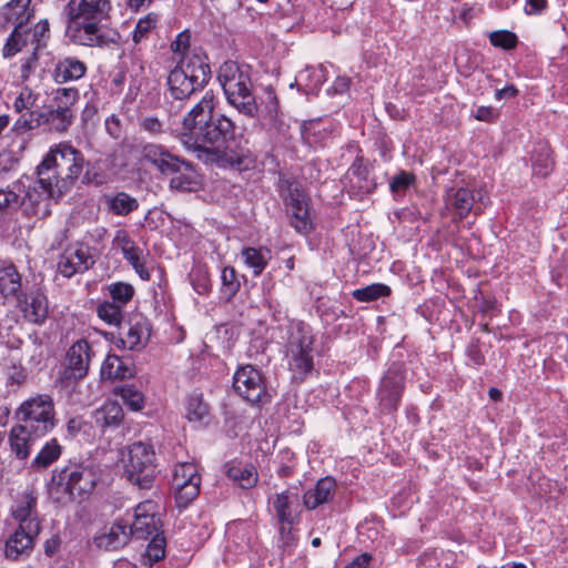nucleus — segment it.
Instances as JSON below:
<instances>
[{
    "label": "nucleus",
    "instance_id": "bf43d9fd",
    "mask_svg": "<svg viewBox=\"0 0 568 568\" xmlns=\"http://www.w3.org/2000/svg\"><path fill=\"white\" fill-rule=\"evenodd\" d=\"M139 128L152 138L165 133L163 122L156 116H144L139 121Z\"/></svg>",
    "mask_w": 568,
    "mask_h": 568
},
{
    "label": "nucleus",
    "instance_id": "1a4fd4ad",
    "mask_svg": "<svg viewBox=\"0 0 568 568\" xmlns=\"http://www.w3.org/2000/svg\"><path fill=\"white\" fill-rule=\"evenodd\" d=\"M124 476L140 489L152 487L155 475V453L151 445L142 442L133 443L128 447L123 458Z\"/></svg>",
    "mask_w": 568,
    "mask_h": 568
},
{
    "label": "nucleus",
    "instance_id": "f257e3e1",
    "mask_svg": "<svg viewBox=\"0 0 568 568\" xmlns=\"http://www.w3.org/2000/svg\"><path fill=\"white\" fill-rule=\"evenodd\" d=\"M215 95L207 91L183 116L179 140L182 145L205 163L226 159L239 166L247 155L237 141L235 123L222 113H214Z\"/></svg>",
    "mask_w": 568,
    "mask_h": 568
},
{
    "label": "nucleus",
    "instance_id": "4be33fe9",
    "mask_svg": "<svg viewBox=\"0 0 568 568\" xmlns=\"http://www.w3.org/2000/svg\"><path fill=\"white\" fill-rule=\"evenodd\" d=\"M345 187L357 197L372 193L376 189V183L369 178L366 165L361 160H356L347 170L344 179Z\"/></svg>",
    "mask_w": 568,
    "mask_h": 568
},
{
    "label": "nucleus",
    "instance_id": "9d476101",
    "mask_svg": "<svg viewBox=\"0 0 568 568\" xmlns=\"http://www.w3.org/2000/svg\"><path fill=\"white\" fill-rule=\"evenodd\" d=\"M29 179H23V193L20 197V207L28 217L45 219L51 214L52 200H58L64 193H58V187L52 183H41V176L27 184Z\"/></svg>",
    "mask_w": 568,
    "mask_h": 568
},
{
    "label": "nucleus",
    "instance_id": "c756f323",
    "mask_svg": "<svg viewBox=\"0 0 568 568\" xmlns=\"http://www.w3.org/2000/svg\"><path fill=\"white\" fill-rule=\"evenodd\" d=\"M141 159L150 162L162 174L172 171L178 162V155L169 152L163 145L146 143L141 148Z\"/></svg>",
    "mask_w": 568,
    "mask_h": 568
},
{
    "label": "nucleus",
    "instance_id": "c03bdc74",
    "mask_svg": "<svg viewBox=\"0 0 568 568\" xmlns=\"http://www.w3.org/2000/svg\"><path fill=\"white\" fill-rule=\"evenodd\" d=\"M113 394L120 396L124 404L133 412H139L144 407V395L134 385H118L114 387Z\"/></svg>",
    "mask_w": 568,
    "mask_h": 568
},
{
    "label": "nucleus",
    "instance_id": "dca6fc26",
    "mask_svg": "<svg viewBox=\"0 0 568 568\" xmlns=\"http://www.w3.org/2000/svg\"><path fill=\"white\" fill-rule=\"evenodd\" d=\"M233 388L248 403L261 402L266 396V386L258 369L252 365L241 366L233 376Z\"/></svg>",
    "mask_w": 568,
    "mask_h": 568
},
{
    "label": "nucleus",
    "instance_id": "a18cd8bd",
    "mask_svg": "<svg viewBox=\"0 0 568 568\" xmlns=\"http://www.w3.org/2000/svg\"><path fill=\"white\" fill-rule=\"evenodd\" d=\"M39 98L40 94L38 92L24 85L13 101V109L17 113H20V116L24 113L34 112L32 108L36 105ZM36 112L39 111L37 110Z\"/></svg>",
    "mask_w": 568,
    "mask_h": 568
},
{
    "label": "nucleus",
    "instance_id": "9b49d317",
    "mask_svg": "<svg viewBox=\"0 0 568 568\" xmlns=\"http://www.w3.org/2000/svg\"><path fill=\"white\" fill-rule=\"evenodd\" d=\"M280 193L283 197L287 212L291 214V223L300 233H307L312 229L308 210V197L301 184L293 180L281 178Z\"/></svg>",
    "mask_w": 568,
    "mask_h": 568
},
{
    "label": "nucleus",
    "instance_id": "e433bc0d",
    "mask_svg": "<svg viewBox=\"0 0 568 568\" xmlns=\"http://www.w3.org/2000/svg\"><path fill=\"white\" fill-rule=\"evenodd\" d=\"M292 497L296 499V496H292L288 491H283L277 494L273 501V507L281 525V532H284L285 530L290 531L294 521Z\"/></svg>",
    "mask_w": 568,
    "mask_h": 568
},
{
    "label": "nucleus",
    "instance_id": "a211bd4d",
    "mask_svg": "<svg viewBox=\"0 0 568 568\" xmlns=\"http://www.w3.org/2000/svg\"><path fill=\"white\" fill-rule=\"evenodd\" d=\"M23 276L11 261H0V297L3 303L21 305L24 300Z\"/></svg>",
    "mask_w": 568,
    "mask_h": 568
},
{
    "label": "nucleus",
    "instance_id": "6e6552de",
    "mask_svg": "<svg viewBox=\"0 0 568 568\" xmlns=\"http://www.w3.org/2000/svg\"><path fill=\"white\" fill-rule=\"evenodd\" d=\"M314 336L308 325L298 322L292 326L287 341L288 368L293 378L304 381L314 368Z\"/></svg>",
    "mask_w": 568,
    "mask_h": 568
},
{
    "label": "nucleus",
    "instance_id": "3c124183",
    "mask_svg": "<svg viewBox=\"0 0 568 568\" xmlns=\"http://www.w3.org/2000/svg\"><path fill=\"white\" fill-rule=\"evenodd\" d=\"M221 292L227 300L232 298L240 288L234 267L225 266L221 272Z\"/></svg>",
    "mask_w": 568,
    "mask_h": 568
},
{
    "label": "nucleus",
    "instance_id": "69168bd1",
    "mask_svg": "<svg viewBox=\"0 0 568 568\" xmlns=\"http://www.w3.org/2000/svg\"><path fill=\"white\" fill-rule=\"evenodd\" d=\"M190 42H191V33L189 30H184L176 36L174 41H172L171 50L174 53H182L183 57L190 55L189 53H186V50L190 47Z\"/></svg>",
    "mask_w": 568,
    "mask_h": 568
},
{
    "label": "nucleus",
    "instance_id": "49530a36",
    "mask_svg": "<svg viewBox=\"0 0 568 568\" xmlns=\"http://www.w3.org/2000/svg\"><path fill=\"white\" fill-rule=\"evenodd\" d=\"M80 99L77 88H59L53 92L52 105L63 108V110H75V104Z\"/></svg>",
    "mask_w": 568,
    "mask_h": 568
},
{
    "label": "nucleus",
    "instance_id": "393cba45",
    "mask_svg": "<svg viewBox=\"0 0 568 568\" xmlns=\"http://www.w3.org/2000/svg\"><path fill=\"white\" fill-rule=\"evenodd\" d=\"M88 71L84 61L74 55H64L58 58L52 70V80L58 84L78 81L82 79Z\"/></svg>",
    "mask_w": 568,
    "mask_h": 568
},
{
    "label": "nucleus",
    "instance_id": "79ce46f5",
    "mask_svg": "<svg viewBox=\"0 0 568 568\" xmlns=\"http://www.w3.org/2000/svg\"><path fill=\"white\" fill-rule=\"evenodd\" d=\"M62 454V447L55 438L47 442L31 463L34 469H44L52 465Z\"/></svg>",
    "mask_w": 568,
    "mask_h": 568
},
{
    "label": "nucleus",
    "instance_id": "412c9836",
    "mask_svg": "<svg viewBox=\"0 0 568 568\" xmlns=\"http://www.w3.org/2000/svg\"><path fill=\"white\" fill-rule=\"evenodd\" d=\"M165 174L173 175L170 180V187L178 192H196L202 185L201 176L194 165L180 156H178V162L172 171Z\"/></svg>",
    "mask_w": 568,
    "mask_h": 568
},
{
    "label": "nucleus",
    "instance_id": "f03ea898",
    "mask_svg": "<svg viewBox=\"0 0 568 568\" xmlns=\"http://www.w3.org/2000/svg\"><path fill=\"white\" fill-rule=\"evenodd\" d=\"M111 11V0H69L63 10L68 19L67 34L73 43L84 47L119 44L120 33L101 27L102 21L110 19Z\"/></svg>",
    "mask_w": 568,
    "mask_h": 568
},
{
    "label": "nucleus",
    "instance_id": "2f4dec72",
    "mask_svg": "<svg viewBox=\"0 0 568 568\" xmlns=\"http://www.w3.org/2000/svg\"><path fill=\"white\" fill-rule=\"evenodd\" d=\"M38 534L18 527L14 534L7 540L6 556L11 559H18L20 556L29 554L33 548V540Z\"/></svg>",
    "mask_w": 568,
    "mask_h": 568
},
{
    "label": "nucleus",
    "instance_id": "bb28decb",
    "mask_svg": "<svg viewBox=\"0 0 568 568\" xmlns=\"http://www.w3.org/2000/svg\"><path fill=\"white\" fill-rule=\"evenodd\" d=\"M446 205L453 209L459 219L466 217L471 211L481 212L480 204H476L475 193L468 187L450 189L446 195Z\"/></svg>",
    "mask_w": 568,
    "mask_h": 568
},
{
    "label": "nucleus",
    "instance_id": "338daca9",
    "mask_svg": "<svg viewBox=\"0 0 568 568\" xmlns=\"http://www.w3.org/2000/svg\"><path fill=\"white\" fill-rule=\"evenodd\" d=\"M266 95H267V103L265 106V115L270 120H274L278 112L277 97L273 90H267Z\"/></svg>",
    "mask_w": 568,
    "mask_h": 568
},
{
    "label": "nucleus",
    "instance_id": "20e7f679",
    "mask_svg": "<svg viewBox=\"0 0 568 568\" xmlns=\"http://www.w3.org/2000/svg\"><path fill=\"white\" fill-rule=\"evenodd\" d=\"M85 159L81 151L69 142H60L50 148L37 168L41 183H51L58 193H67L82 175Z\"/></svg>",
    "mask_w": 568,
    "mask_h": 568
},
{
    "label": "nucleus",
    "instance_id": "7c9ffc66",
    "mask_svg": "<svg viewBox=\"0 0 568 568\" xmlns=\"http://www.w3.org/2000/svg\"><path fill=\"white\" fill-rule=\"evenodd\" d=\"M100 374L103 381H122L133 377L135 368L130 361H125L115 354H109L101 365Z\"/></svg>",
    "mask_w": 568,
    "mask_h": 568
},
{
    "label": "nucleus",
    "instance_id": "603ef678",
    "mask_svg": "<svg viewBox=\"0 0 568 568\" xmlns=\"http://www.w3.org/2000/svg\"><path fill=\"white\" fill-rule=\"evenodd\" d=\"M98 316L110 325H120L122 321V307L113 302H104L97 308Z\"/></svg>",
    "mask_w": 568,
    "mask_h": 568
},
{
    "label": "nucleus",
    "instance_id": "13d9d810",
    "mask_svg": "<svg viewBox=\"0 0 568 568\" xmlns=\"http://www.w3.org/2000/svg\"><path fill=\"white\" fill-rule=\"evenodd\" d=\"M150 538H151V541L148 545L145 555L148 556V558L150 560L159 561L165 555V550H164L165 539L161 535L160 531L158 534H154Z\"/></svg>",
    "mask_w": 568,
    "mask_h": 568
},
{
    "label": "nucleus",
    "instance_id": "052dcab7",
    "mask_svg": "<svg viewBox=\"0 0 568 568\" xmlns=\"http://www.w3.org/2000/svg\"><path fill=\"white\" fill-rule=\"evenodd\" d=\"M85 171L82 173V183L101 185L106 182L105 174L100 170L98 163H88L85 161Z\"/></svg>",
    "mask_w": 568,
    "mask_h": 568
},
{
    "label": "nucleus",
    "instance_id": "5701e85b",
    "mask_svg": "<svg viewBox=\"0 0 568 568\" xmlns=\"http://www.w3.org/2000/svg\"><path fill=\"white\" fill-rule=\"evenodd\" d=\"M33 16L31 0H10L0 9V24L2 27L12 24L13 28H27Z\"/></svg>",
    "mask_w": 568,
    "mask_h": 568
},
{
    "label": "nucleus",
    "instance_id": "5fc2aeb1",
    "mask_svg": "<svg viewBox=\"0 0 568 568\" xmlns=\"http://www.w3.org/2000/svg\"><path fill=\"white\" fill-rule=\"evenodd\" d=\"M303 140L310 145L315 146L321 143L326 134L320 122L310 121L304 123L301 131Z\"/></svg>",
    "mask_w": 568,
    "mask_h": 568
},
{
    "label": "nucleus",
    "instance_id": "4468645a",
    "mask_svg": "<svg viewBox=\"0 0 568 568\" xmlns=\"http://www.w3.org/2000/svg\"><path fill=\"white\" fill-rule=\"evenodd\" d=\"M404 387V364L395 362L389 365L383 375L377 389V398L383 410L390 413L397 409Z\"/></svg>",
    "mask_w": 568,
    "mask_h": 568
},
{
    "label": "nucleus",
    "instance_id": "72a5a7b5",
    "mask_svg": "<svg viewBox=\"0 0 568 568\" xmlns=\"http://www.w3.org/2000/svg\"><path fill=\"white\" fill-rule=\"evenodd\" d=\"M336 483L332 477L320 479L315 487L304 494V505L308 509L327 503L335 490Z\"/></svg>",
    "mask_w": 568,
    "mask_h": 568
},
{
    "label": "nucleus",
    "instance_id": "f3484780",
    "mask_svg": "<svg viewBox=\"0 0 568 568\" xmlns=\"http://www.w3.org/2000/svg\"><path fill=\"white\" fill-rule=\"evenodd\" d=\"M94 264L91 248L83 243L69 245L58 261V272L65 278L87 272Z\"/></svg>",
    "mask_w": 568,
    "mask_h": 568
},
{
    "label": "nucleus",
    "instance_id": "8fccbe9b",
    "mask_svg": "<svg viewBox=\"0 0 568 568\" xmlns=\"http://www.w3.org/2000/svg\"><path fill=\"white\" fill-rule=\"evenodd\" d=\"M50 37V24L47 19L40 20L30 31V45L36 51H41L47 47V41Z\"/></svg>",
    "mask_w": 568,
    "mask_h": 568
},
{
    "label": "nucleus",
    "instance_id": "58836bf2",
    "mask_svg": "<svg viewBox=\"0 0 568 568\" xmlns=\"http://www.w3.org/2000/svg\"><path fill=\"white\" fill-rule=\"evenodd\" d=\"M532 172L537 176L546 178L554 169L551 150L548 144L540 143L535 149L532 156Z\"/></svg>",
    "mask_w": 568,
    "mask_h": 568
},
{
    "label": "nucleus",
    "instance_id": "4c0bfd02",
    "mask_svg": "<svg viewBox=\"0 0 568 568\" xmlns=\"http://www.w3.org/2000/svg\"><path fill=\"white\" fill-rule=\"evenodd\" d=\"M226 475L244 489L252 488L257 483V473L252 465L232 464L229 466Z\"/></svg>",
    "mask_w": 568,
    "mask_h": 568
},
{
    "label": "nucleus",
    "instance_id": "774afa93",
    "mask_svg": "<svg viewBox=\"0 0 568 568\" xmlns=\"http://www.w3.org/2000/svg\"><path fill=\"white\" fill-rule=\"evenodd\" d=\"M474 118L478 121L491 122L496 116V111L491 106H478L474 111Z\"/></svg>",
    "mask_w": 568,
    "mask_h": 568
},
{
    "label": "nucleus",
    "instance_id": "423d86ee",
    "mask_svg": "<svg viewBox=\"0 0 568 568\" xmlns=\"http://www.w3.org/2000/svg\"><path fill=\"white\" fill-rule=\"evenodd\" d=\"M210 78V65L201 55H184L168 77L170 94L175 100L187 99L202 90Z\"/></svg>",
    "mask_w": 568,
    "mask_h": 568
},
{
    "label": "nucleus",
    "instance_id": "0eeeda50",
    "mask_svg": "<svg viewBox=\"0 0 568 568\" xmlns=\"http://www.w3.org/2000/svg\"><path fill=\"white\" fill-rule=\"evenodd\" d=\"M217 79L231 105L246 116L254 118L258 115L260 110L251 91V79L248 74L241 70L237 63L232 61L223 63Z\"/></svg>",
    "mask_w": 568,
    "mask_h": 568
},
{
    "label": "nucleus",
    "instance_id": "cd10ccee",
    "mask_svg": "<svg viewBox=\"0 0 568 568\" xmlns=\"http://www.w3.org/2000/svg\"><path fill=\"white\" fill-rule=\"evenodd\" d=\"M18 306L21 308L24 318L33 324H43L48 317V300L40 290L32 291L30 294L24 292V300Z\"/></svg>",
    "mask_w": 568,
    "mask_h": 568
},
{
    "label": "nucleus",
    "instance_id": "f8f14e48",
    "mask_svg": "<svg viewBox=\"0 0 568 568\" xmlns=\"http://www.w3.org/2000/svg\"><path fill=\"white\" fill-rule=\"evenodd\" d=\"M75 118V110L51 106L48 111L29 112L18 118L13 124L17 132H27L47 123L50 130L63 133L71 126Z\"/></svg>",
    "mask_w": 568,
    "mask_h": 568
},
{
    "label": "nucleus",
    "instance_id": "864d4df0",
    "mask_svg": "<svg viewBox=\"0 0 568 568\" xmlns=\"http://www.w3.org/2000/svg\"><path fill=\"white\" fill-rule=\"evenodd\" d=\"M109 293L113 303L119 304L122 307L132 300L134 288L131 284L118 282L109 285Z\"/></svg>",
    "mask_w": 568,
    "mask_h": 568
},
{
    "label": "nucleus",
    "instance_id": "f704fd0d",
    "mask_svg": "<svg viewBox=\"0 0 568 568\" xmlns=\"http://www.w3.org/2000/svg\"><path fill=\"white\" fill-rule=\"evenodd\" d=\"M30 29L13 28L1 49L3 59H11L21 53L30 44Z\"/></svg>",
    "mask_w": 568,
    "mask_h": 568
},
{
    "label": "nucleus",
    "instance_id": "e2e57ef3",
    "mask_svg": "<svg viewBox=\"0 0 568 568\" xmlns=\"http://www.w3.org/2000/svg\"><path fill=\"white\" fill-rule=\"evenodd\" d=\"M193 288L201 295L209 293L211 288L209 274L202 267H196L191 272Z\"/></svg>",
    "mask_w": 568,
    "mask_h": 568
},
{
    "label": "nucleus",
    "instance_id": "aec40b11",
    "mask_svg": "<svg viewBox=\"0 0 568 568\" xmlns=\"http://www.w3.org/2000/svg\"><path fill=\"white\" fill-rule=\"evenodd\" d=\"M113 245L121 250L125 261L132 265L143 281L150 280L151 274L145 267L143 251L135 244L126 231H116Z\"/></svg>",
    "mask_w": 568,
    "mask_h": 568
},
{
    "label": "nucleus",
    "instance_id": "2eb2a0df",
    "mask_svg": "<svg viewBox=\"0 0 568 568\" xmlns=\"http://www.w3.org/2000/svg\"><path fill=\"white\" fill-rule=\"evenodd\" d=\"M158 508V504L150 499L134 507L133 519L132 521L128 520V531L132 538L145 540L160 531L161 519Z\"/></svg>",
    "mask_w": 568,
    "mask_h": 568
},
{
    "label": "nucleus",
    "instance_id": "7ed1b4c3",
    "mask_svg": "<svg viewBox=\"0 0 568 568\" xmlns=\"http://www.w3.org/2000/svg\"><path fill=\"white\" fill-rule=\"evenodd\" d=\"M16 425L10 432V446L14 455L26 459L34 442L57 426L53 399L48 394H37L23 400L16 409Z\"/></svg>",
    "mask_w": 568,
    "mask_h": 568
},
{
    "label": "nucleus",
    "instance_id": "c85d7f7f",
    "mask_svg": "<svg viewBox=\"0 0 568 568\" xmlns=\"http://www.w3.org/2000/svg\"><path fill=\"white\" fill-rule=\"evenodd\" d=\"M150 322L141 315H135L130 320L128 331L120 338V343L124 348L133 351L144 346L150 337Z\"/></svg>",
    "mask_w": 568,
    "mask_h": 568
},
{
    "label": "nucleus",
    "instance_id": "ddd939ff",
    "mask_svg": "<svg viewBox=\"0 0 568 568\" xmlns=\"http://www.w3.org/2000/svg\"><path fill=\"white\" fill-rule=\"evenodd\" d=\"M201 476L195 464L179 463L173 468L172 487L176 505L181 508L191 504L200 494Z\"/></svg>",
    "mask_w": 568,
    "mask_h": 568
},
{
    "label": "nucleus",
    "instance_id": "b1692460",
    "mask_svg": "<svg viewBox=\"0 0 568 568\" xmlns=\"http://www.w3.org/2000/svg\"><path fill=\"white\" fill-rule=\"evenodd\" d=\"M37 496L33 491H26L21 499L12 507V516L19 527L29 529L31 532L40 531V523L37 515Z\"/></svg>",
    "mask_w": 568,
    "mask_h": 568
},
{
    "label": "nucleus",
    "instance_id": "37998d69",
    "mask_svg": "<svg viewBox=\"0 0 568 568\" xmlns=\"http://www.w3.org/2000/svg\"><path fill=\"white\" fill-rule=\"evenodd\" d=\"M105 202L109 211L115 215L124 216L139 207L138 200L125 192H119L115 195L106 196Z\"/></svg>",
    "mask_w": 568,
    "mask_h": 568
},
{
    "label": "nucleus",
    "instance_id": "4d7b16f0",
    "mask_svg": "<svg viewBox=\"0 0 568 568\" xmlns=\"http://www.w3.org/2000/svg\"><path fill=\"white\" fill-rule=\"evenodd\" d=\"M209 414L207 405L197 396H191L186 402V417L191 422H200Z\"/></svg>",
    "mask_w": 568,
    "mask_h": 568
},
{
    "label": "nucleus",
    "instance_id": "680f3d73",
    "mask_svg": "<svg viewBox=\"0 0 568 568\" xmlns=\"http://www.w3.org/2000/svg\"><path fill=\"white\" fill-rule=\"evenodd\" d=\"M489 40L493 45L509 50L516 47L517 37L510 31H494L490 33Z\"/></svg>",
    "mask_w": 568,
    "mask_h": 568
},
{
    "label": "nucleus",
    "instance_id": "473e14b6",
    "mask_svg": "<svg viewBox=\"0 0 568 568\" xmlns=\"http://www.w3.org/2000/svg\"><path fill=\"white\" fill-rule=\"evenodd\" d=\"M93 422L102 430L109 427H118L123 420L122 406L114 400L105 402L100 408L93 412Z\"/></svg>",
    "mask_w": 568,
    "mask_h": 568
},
{
    "label": "nucleus",
    "instance_id": "0e129e2a",
    "mask_svg": "<svg viewBox=\"0 0 568 568\" xmlns=\"http://www.w3.org/2000/svg\"><path fill=\"white\" fill-rule=\"evenodd\" d=\"M414 175L412 173L402 171L397 175H395L389 182V189L392 193H403L405 192L409 185L414 182Z\"/></svg>",
    "mask_w": 568,
    "mask_h": 568
},
{
    "label": "nucleus",
    "instance_id": "ea45409f",
    "mask_svg": "<svg viewBox=\"0 0 568 568\" xmlns=\"http://www.w3.org/2000/svg\"><path fill=\"white\" fill-rule=\"evenodd\" d=\"M246 266L252 268L254 276H258L265 270L271 252L267 248L244 247L241 253Z\"/></svg>",
    "mask_w": 568,
    "mask_h": 568
},
{
    "label": "nucleus",
    "instance_id": "de8ad7c7",
    "mask_svg": "<svg viewBox=\"0 0 568 568\" xmlns=\"http://www.w3.org/2000/svg\"><path fill=\"white\" fill-rule=\"evenodd\" d=\"M389 294V286L382 283H374L363 288L355 290L352 295L359 302H372L382 296H388Z\"/></svg>",
    "mask_w": 568,
    "mask_h": 568
},
{
    "label": "nucleus",
    "instance_id": "a19ab883",
    "mask_svg": "<svg viewBox=\"0 0 568 568\" xmlns=\"http://www.w3.org/2000/svg\"><path fill=\"white\" fill-rule=\"evenodd\" d=\"M22 193L23 178L11 182L6 187H0V211L17 210L20 207Z\"/></svg>",
    "mask_w": 568,
    "mask_h": 568
},
{
    "label": "nucleus",
    "instance_id": "6ab92c4d",
    "mask_svg": "<svg viewBox=\"0 0 568 568\" xmlns=\"http://www.w3.org/2000/svg\"><path fill=\"white\" fill-rule=\"evenodd\" d=\"M92 351L85 339L74 342L67 353L64 377L79 381L87 376L91 363Z\"/></svg>",
    "mask_w": 568,
    "mask_h": 568
},
{
    "label": "nucleus",
    "instance_id": "09e8293b",
    "mask_svg": "<svg viewBox=\"0 0 568 568\" xmlns=\"http://www.w3.org/2000/svg\"><path fill=\"white\" fill-rule=\"evenodd\" d=\"M40 51L31 49L26 55H23L19 63V79L22 83L30 80L31 75L36 72L39 67Z\"/></svg>",
    "mask_w": 568,
    "mask_h": 568
},
{
    "label": "nucleus",
    "instance_id": "c9c22d12",
    "mask_svg": "<svg viewBox=\"0 0 568 568\" xmlns=\"http://www.w3.org/2000/svg\"><path fill=\"white\" fill-rule=\"evenodd\" d=\"M324 80V69L322 67H307L298 72L295 82L291 87L297 85L308 94L318 91Z\"/></svg>",
    "mask_w": 568,
    "mask_h": 568
},
{
    "label": "nucleus",
    "instance_id": "6e6d98bb",
    "mask_svg": "<svg viewBox=\"0 0 568 568\" xmlns=\"http://www.w3.org/2000/svg\"><path fill=\"white\" fill-rule=\"evenodd\" d=\"M158 20L159 16L153 12L141 18L133 31V41L140 43L156 27Z\"/></svg>",
    "mask_w": 568,
    "mask_h": 568
},
{
    "label": "nucleus",
    "instance_id": "39448f33",
    "mask_svg": "<svg viewBox=\"0 0 568 568\" xmlns=\"http://www.w3.org/2000/svg\"><path fill=\"white\" fill-rule=\"evenodd\" d=\"M101 477L100 467L93 463L69 464L55 468L49 486L50 497L65 505L87 499L95 489Z\"/></svg>",
    "mask_w": 568,
    "mask_h": 568
},
{
    "label": "nucleus",
    "instance_id": "a878e982",
    "mask_svg": "<svg viewBox=\"0 0 568 568\" xmlns=\"http://www.w3.org/2000/svg\"><path fill=\"white\" fill-rule=\"evenodd\" d=\"M128 531V520H115L110 527L94 538L95 545L104 550H118L124 547L131 539Z\"/></svg>",
    "mask_w": 568,
    "mask_h": 568
}]
</instances>
